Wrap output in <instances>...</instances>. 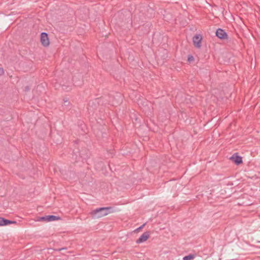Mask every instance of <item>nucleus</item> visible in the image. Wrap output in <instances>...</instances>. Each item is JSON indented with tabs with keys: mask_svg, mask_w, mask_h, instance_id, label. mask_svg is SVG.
I'll return each instance as SVG.
<instances>
[{
	"mask_svg": "<svg viewBox=\"0 0 260 260\" xmlns=\"http://www.w3.org/2000/svg\"><path fill=\"white\" fill-rule=\"evenodd\" d=\"M60 218L55 215H48L42 217L40 218V220L51 221L59 219Z\"/></svg>",
	"mask_w": 260,
	"mask_h": 260,
	"instance_id": "423d86ee",
	"label": "nucleus"
},
{
	"mask_svg": "<svg viewBox=\"0 0 260 260\" xmlns=\"http://www.w3.org/2000/svg\"><path fill=\"white\" fill-rule=\"evenodd\" d=\"M41 42L44 47H47L50 44L48 34L46 32H42L41 34Z\"/></svg>",
	"mask_w": 260,
	"mask_h": 260,
	"instance_id": "f03ea898",
	"label": "nucleus"
},
{
	"mask_svg": "<svg viewBox=\"0 0 260 260\" xmlns=\"http://www.w3.org/2000/svg\"><path fill=\"white\" fill-rule=\"evenodd\" d=\"M230 159L232 160L236 165H239L242 163V158L241 156L237 155V153L234 154Z\"/></svg>",
	"mask_w": 260,
	"mask_h": 260,
	"instance_id": "39448f33",
	"label": "nucleus"
},
{
	"mask_svg": "<svg viewBox=\"0 0 260 260\" xmlns=\"http://www.w3.org/2000/svg\"><path fill=\"white\" fill-rule=\"evenodd\" d=\"M202 37L200 35H196L192 38V41L194 46L197 48H200L201 46V42Z\"/></svg>",
	"mask_w": 260,
	"mask_h": 260,
	"instance_id": "7ed1b4c3",
	"label": "nucleus"
},
{
	"mask_svg": "<svg viewBox=\"0 0 260 260\" xmlns=\"http://www.w3.org/2000/svg\"><path fill=\"white\" fill-rule=\"evenodd\" d=\"M144 226V224L142 225V226H141L140 227H139V228H138V229H137V230H139V229H142Z\"/></svg>",
	"mask_w": 260,
	"mask_h": 260,
	"instance_id": "4468645a",
	"label": "nucleus"
},
{
	"mask_svg": "<svg viewBox=\"0 0 260 260\" xmlns=\"http://www.w3.org/2000/svg\"><path fill=\"white\" fill-rule=\"evenodd\" d=\"M111 207H102L96 209L91 212V214L94 216L95 218H100L108 214V210L111 209Z\"/></svg>",
	"mask_w": 260,
	"mask_h": 260,
	"instance_id": "f257e3e1",
	"label": "nucleus"
},
{
	"mask_svg": "<svg viewBox=\"0 0 260 260\" xmlns=\"http://www.w3.org/2000/svg\"><path fill=\"white\" fill-rule=\"evenodd\" d=\"M188 61L190 62L194 60V57L192 55H189L188 57Z\"/></svg>",
	"mask_w": 260,
	"mask_h": 260,
	"instance_id": "9d476101",
	"label": "nucleus"
},
{
	"mask_svg": "<svg viewBox=\"0 0 260 260\" xmlns=\"http://www.w3.org/2000/svg\"><path fill=\"white\" fill-rule=\"evenodd\" d=\"M4 74V70L2 68H0V76L3 75Z\"/></svg>",
	"mask_w": 260,
	"mask_h": 260,
	"instance_id": "f8f14e48",
	"label": "nucleus"
},
{
	"mask_svg": "<svg viewBox=\"0 0 260 260\" xmlns=\"http://www.w3.org/2000/svg\"><path fill=\"white\" fill-rule=\"evenodd\" d=\"M16 223V221H12L8 219H6L3 217H0V226L6 225L9 224Z\"/></svg>",
	"mask_w": 260,
	"mask_h": 260,
	"instance_id": "6e6552de",
	"label": "nucleus"
},
{
	"mask_svg": "<svg viewBox=\"0 0 260 260\" xmlns=\"http://www.w3.org/2000/svg\"><path fill=\"white\" fill-rule=\"evenodd\" d=\"M194 257V256L192 254H189L188 255L185 256L183 258V260H191Z\"/></svg>",
	"mask_w": 260,
	"mask_h": 260,
	"instance_id": "1a4fd4ad",
	"label": "nucleus"
},
{
	"mask_svg": "<svg viewBox=\"0 0 260 260\" xmlns=\"http://www.w3.org/2000/svg\"><path fill=\"white\" fill-rule=\"evenodd\" d=\"M150 237V232H144L138 239L137 240L136 243L138 244L143 243L146 241Z\"/></svg>",
	"mask_w": 260,
	"mask_h": 260,
	"instance_id": "20e7f679",
	"label": "nucleus"
},
{
	"mask_svg": "<svg viewBox=\"0 0 260 260\" xmlns=\"http://www.w3.org/2000/svg\"><path fill=\"white\" fill-rule=\"evenodd\" d=\"M66 249H67V247H62V248H58V249H54V250L57 251H60L62 250H66Z\"/></svg>",
	"mask_w": 260,
	"mask_h": 260,
	"instance_id": "9b49d317",
	"label": "nucleus"
},
{
	"mask_svg": "<svg viewBox=\"0 0 260 260\" xmlns=\"http://www.w3.org/2000/svg\"><path fill=\"white\" fill-rule=\"evenodd\" d=\"M25 91H28L29 90V87L28 86H26L25 87Z\"/></svg>",
	"mask_w": 260,
	"mask_h": 260,
	"instance_id": "ddd939ff",
	"label": "nucleus"
},
{
	"mask_svg": "<svg viewBox=\"0 0 260 260\" xmlns=\"http://www.w3.org/2000/svg\"><path fill=\"white\" fill-rule=\"evenodd\" d=\"M216 36L221 39H223L227 38L226 33L221 28L217 29L216 31Z\"/></svg>",
	"mask_w": 260,
	"mask_h": 260,
	"instance_id": "0eeeda50",
	"label": "nucleus"
}]
</instances>
